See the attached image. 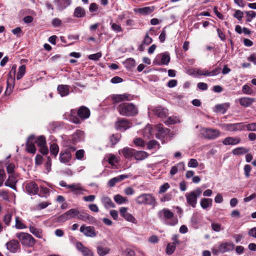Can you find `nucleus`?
Listing matches in <instances>:
<instances>
[{
    "instance_id": "e433bc0d",
    "label": "nucleus",
    "mask_w": 256,
    "mask_h": 256,
    "mask_svg": "<svg viewBox=\"0 0 256 256\" xmlns=\"http://www.w3.org/2000/svg\"><path fill=\"white\" fill-rule=\"evenodd\" d=\"M74 15L76 18L84 17L86 15L85 10L82 8L78 6L74 10Z\"/></svg>"
},
{
    "instance_id": "680f3d73",
    "label": "nucleus",
    "mask_w": 256,
    "mask_h": 256,
    "mask_svg": "<svg viewBox=\"0 0 256 256\" xmlns=\"http://www.w3.org/2000/svg\"><path fill=\"white\" fill-rule=\"evenodd\" d=\"M242 91L244 94H252V90L247 84H245L242 86Z\"/></svg>"
},
{
    "instance_id": "2eb2a0df",
    "label": "nucleus",
    "mask_w": 256,
    "mask_h": 256,
    "mask_svg": "<svg viewBox=\"0 0 256 256\" xmlns=\"http://www.w3.org/2000/svg\"><path fill=\"white\" fill-rule=\"evenodd\" d=\"M234 244L232 242H226L220 243L218 246L220 252L224 253L234 249Z\"/></svg>"
},
{
    "instance_id": "473e14b6",
    "label": "nucleus",
    "mask_w": 256,
    "mask_h": 256,
    "mask_svg": "<svg viewBox=\"0 0 256 256\" xmlns=\"http://www.w3.org/2000/svg\"><path fill=\"white\" fill-rule=\"evenodd\" d=\"M250 150L244 147H238L234 149L232 151V153L234 155H243L247 154L249 152Z\"/></svg>"
},
{
    "instance_id": "a19ab883",
    "label": "nucleus",
    "mask_w": 256,
    "mask_h": 256,
    "mask_svg": "<svg viewBox=\"0 0 256 256\" xmlns=\"http://www.w3.org/2000/svg\"><path fill=\"white\" fill-rule=\"evenodd\" d=\"M50 150L51 154L56 158L59 152V147L56 144L53 143L50 144Z\"/></svg>"
},
{
    "instance_id": "423d86ee",
    "label": "nucleus",
    "mask_w": 256,
    "mask_h": 256,
    "mask_svg": "<svg viewBox=\"0 0 256 256\" xmlns=\"http://www.w3.org/2000/svg\"><path fill=\"white\" fill-rule=\"evenodd\" d=\"M159 216L162 214L166 220V224L167 225L174 226L178 223V219L176 216H174V213L167 208H164L158 213Z\"/></svg>"
},
{
    "instance_id": "6ab92c4d",
    "label": "nucleus",
    "mask_w": 256,
    "mask_h": 256,
    "mask_svg": "<svg viewBox=\"0 0 256 256\" xmlns=\"http://www.w3.org/2000/svg\"><path fill=\"white\" fill-rule=\"evenodd\" d=\"M240 142L241 140L238 137L228 136L222 141V143L225 146L236 145L240 144Z\"/></svg>"
},
{
    "instance_id": "20e7f679",
    "label": "nucleus",
    "mask_w": 256,
    "mask_h": 256,
    "mask_svg": "<svg viewBox=\"0 0 256 256\" xmlns=\"http://www.w3.org/2000/svg\"><path fill=\"white\" fill-rule=\"evenodd\" d=\"M202 192L201 189L198 188L190 192L186 193L185 196L187 203L194 208L197 204V199L201 195Z\"/></svg>"
},
{
    "instance_id": "4468645a",
    "label": "nucleus",
    "mask_w": 256,
    "mask_h": 256,
    "mask_svg": "<svg viewBox=\"0 0 256 256\" xmlns=\"http://www.w3.org/2000/svg\"><path fill=\"white\" fill-rule=\"evenodd\" d=\"M34 136H30L26 142V151L30 154H34L36 152V148L34 146Z\"/></svg>"
},
{
    "instance_id": "338daca9",
    "label": "nucleus",
    "mask_w": 256,
    "mask_h": 256,
    "mask_svg": "<svg viewBox=\"0 0 256 256\" xmlns=\"http://www.w3.org/2000/svg\"><path fill=\"white\" fill-rule=\"evenodd\" d=\"M246 16L248 17L247 20L248 22H250L252 19L255 18L256 16V12L254 11H248L246 12Z\"/></svg>"
},
{
    "instance_id": "de8ad7c7",
    "label": "nucleus",
    "mask_w": 256,
    "mask_h": 256,
    "mask_svg": "<svg viewBox=\"0 0 256 256\" xmlns=\"http://www.w3.org/2000/svg\"><path fill=\"white\" fill-rule=\"evenodd\" d=\"M196 74L199 76H210V71L207 70L203 69H197L196 71Z\"/></svg>"
},
{
    "instance_id": "0eeeda50",
    "label": "nucleus",
    "mask_w": 256,
    "mask_h": 256,
    "mask_svg": "<svg viewBox=\"0 0 256 256\" xmlns=\"http://www.w3.org/2000/svg\"><path fill=\"white\" fill-rule=\"evenodd\" d=\"M202 134L206 139L214 140L220 136L221 132L217 129L204 128L202 130Z\"/></svg>"
},
{
    "instance_id": "37998d69",
    "label": "nucleus",
    "mask_w": 256,
    "mask_h": 256,
    "mask_svg": "<svg viewBox=\"0 0 256 256\" xmlns=\"http://www.w3.org/2000/svg\"><path fill=\"white\" fill-rule=\"evenodd\" d=\"M26 67L25 65H22L18 68V70L16 74V79L19 80L21 79L26 73Z\"/></svg>"
},
{
    "instance_id": "a18cd8bd",
    "label": "nucleus",
    "mask_w": 256,
    "mask_h": 256,
    "mask_svg": "<svg viewBox=\"0 0 256 256\" xmlns=\"http://www.w3.org/2000/svg\"><path fill=\"white\" fill-rule=\"evenodd\" d=\"M34 142L39 147L46 144V138L43 136H38L36 140L34 139Z\"/></svg>"
},
{
    "instance_id": "393cba45",
    "label": "nucleus",
    "mask_w": 256,
    "mask_h": 256,
    "mask_svg": "<svg viewBox=\"0 0 256 256\" xmlns=\"http://www.w3.org/2000/svg\"><path fill=\"white\" fill-rule=\"evenodd\" d=\"M230 106V104L228 102L218 104L214 106V111L216 112H220L224 114L229 108Z\"/></svg>"
},
{
    "instance_id": "f704fd0d",
    "label": "nucleus",
    "mask_w": 256,
    "mask_h": 256,
    "mask_svg": "<svg viewBox=\"0 0 256 256\" xmlns=\"http://www.w3.org/2000/svg\"><path fill=\"white\" fill-rule=\"evenodd\" d=\"M30 232L38 238H42V230L40 228H35L30 226L29 227Z\"/></svg>"
},
{
    "instance_id": "f03ea898",
    "label": "nucleus",
    "mask_w": 256,
    "mask_h": 256,
    "mask_svg": "<svg viewBox=\"0 0 256 256\" xmlns=\"http://www.w3.org/2000/svg\"><path fill=\"white\" fill-rule=\"evenodd\" d=\"M135 201L140 205H149L154 207L156 204L155 198L150 194H142L136 198Z\"/></svg>"
},
{
    "instance_id": "bf43d9fd",
    "label": "nucleus",
    "mask_w": 256,
    "mask_h": 256,
    "mask_svg": "<svg viewBox=\"0 0 256 256\" xmlns=\"http://www.w3.org/2000/svg\"><path fill=\"white\" fill-rule=\"evenodd\" d=\"M76 112V111L75 110H72L70 112V118H69L70 120L72 122L74 123L75 124H78L80 123V120L76 116L72 117V114H75Z\"/></svg>"
},
{
    "instance_id": "9b49d317",
    "label": "nucleus",
    "mask_w": 256,
    "mask_h": 256,
    "mask_svg": "<svg viewBox=\"0 0 256 256\" xmlns=\"http://www.w3.org/2000/svg\"><path fill=\"white\" fill-rule=\"evenodd\" d=\"M80 230L84 236L92 238L96 236L97 235L95 228L94 226H86L85 225L83 224L80 226Z\"/></svg>"
},
{
    "instance_id": "c756f323",
    "label": "nucleus",
    "mask_w": 256,
    "mask_h": 256,
    "mask_svg": "<svg viewBox=\"0 0 256 256\" xmlns=\"http://www.w3.org/2000/svg\"><path fill=\"white\" fill-rule=\"evenodd\" d=\"M134 150L133 148L126 147L122 150V153L125 158L130 159L134 156Z\"/></svg>"
},
{
    "instance_id": "c85d7f7f",
    "label": "nucleus",
    "mask_w": 256,
    "mask_h": 256,
    "mask_svg": "<svg viewBox=\"0 0 256 256\" xmlns=\"http://www.w3.org/2000/svg\"><path fill=\"white\" fill-rule=\"evenodd\" d=\"M101 202L106 208H114L115 207L114 204L112 200L108 196H104L101 198Z\"/></svg>"
},
{
    "instance_id": "864d4df0",
    "label": "nucleus",
    "mask_w": 256,
    "mask_h": 256,
    "mask_svg": "<svg viewBox=\"0 0 256 256\" xmlns=\"http://www.w3.org/2000/svg\"><path fill=\"white\" fill-rule=\"evenodd\" d=\"M110 25L111 26L112 29L116 32H120L122 31V28L120 24H118L116 23H114L112 22V21L110 22Z\"/></svg>"
},
{
    "instance_id": "58836bf2",
    "label": "nucleus",
    "mask_w": 256,
    "mask_h": 256,
    "mask_svg": "<svg viewBox=\"0 0 256 256\" xmlns=\"http://www.w3.org/2000/svg\"><path fill=\"white\" fill-rule=\"evenodd\" d=\"M110 249L108 247H104L102 246H98L97 247L98 254L100 256H104L108 254Z\"/></svg>"
},
{
    "instance_id": "f257e3e1",
    "label": "nucleus",
    "mask_w": 256,
    "mask_h": 256,
    "mask_svg": "<svg viewBox=\"0 0 256 256\" xmlns=\"http://www.w3.org/2000/svg\"><path fill=\"white\" fill-rule=\"evenodd\" d=\"M118 110L122 116H134L138 114V106L132 102H122L118 106Z\"/></svg>"
},
{
    "instance_id": "774afa93",
    "label": "nucleus",
    "mask_w": 256,
    "mask_h": 256,
    "mask_svg": "<svg viewBox=\"0 0 256 256\" xmlns=\"http://www.w3.org/2000/svg\"><path fill=\"white\" fill-rule=\"evenodd\" d=\"M200 216L198 214H194L192 218L191 221L193 224H196L199 222Z\"/></svg>"
},
{
    "instance_id": "5fc2aeb1",
    "label": "nucleus",
    "mask_w": 256,
    "mask_h": 256,
    "mask_svg": "<svg viewBox=\"0 0 256 256\" xmlns=\"http://www.w3.org/2000/svg\"><path fill=\"white\" fill-rule=\"evenodd\" d=\"M6 171L8 174H14L15 166L14 164L10 163L6 165Z\"/></svg>"
},
{
    "instance_id": "7c9ffc66",
    "label": "nucleus",
    "mask_w": 256,
    "mask_h": 256,
    "mask_svg": "<svg viewBox=\"0 0 256 256\" xmlns=\"http://www.w3.org/2000/svg\"><path fill=\"white\" fill-rule=\"evenodd\" d=\"M58 91L62 96H65L69 94V86L63 84L59 85L58 87Z\"/></svg>"
},
{
    "instance_id": "c03bdc74",
    "label": "nucleus",
    "mask_w": 256,
    "mask_h": 256,
    "mask_svg": "<svg viewBox=\"0 0 256 256\" xmlns=\"http://www.w3.org/2000/svg\"><path fill=\"white\" fill-rule=\"evenodd\" d=\"M176 248V242H172L168 244L166 252L167 254L170 255L172 254Z\"/></svg>"
},
{
    "instance_id": "4d7b16f0",
    "label": "nucleus",
    "mask_w": 256,
    "mask_h": 256,
    "mask_svg": "<svg viewBox=\"0 0 256 256\" xmlns=\"http://www.w3.org/2000/svg\"><path fill=\"white\" fill-rule=\"evenodd\" d=\"M211 226L212 230L216 232H219L223 230L222 225L218 223L213 222Z\"/></svg>"
},
{
    "instance_id": "ea45409f",
    "label": "nucleus",
    "mask_w": 256,
    "mask_h": 256,
    "mask_svg": "<svg viewBox=\"0 0 256 256\" xmlns=\"http://www.w3.org/2000/svg\"><path fill=\"white\" fill-rule=\"evenodd\" d=\"M69 220L73 218H78L79 210L76 208H72L66 212Z\"/></svg>"
},
{
    "instance_id": "13d9d810",
    "label": "nucleus",
    "mask_w": 256,
    "mask_h": 256,
    "mask_svg": "<svg viewBox=\"0 0 256 256\" xmlns=\"http://www.w3.org/2000/svg\"><path fill=\"white\" fill-rule=\"evenodd\" d=\"M68 215L66 214V212L62 214L57 218V222H64L68 220Z\"/></svg>"
},
{
    "instance_id": "1a4fd4ad",
    "label": "nucleus",
    "mask_w": 256,
    "mask_h": 256,
    "mask_svg": "<svg viewBox=\"0 0 256 256\" xmlns=\"http://www.w3.org/2000/svg\"><path fill=\"white\" fill-rule=\"evenodd\" d=\"M114 104L118 103L124 101H130L133 100L134 96L128 94H112L110 96Z\"/></svg>"
},
{
    "instance_id": "9d476101",
    "label": "nucleus",
    "mask_w": 256,
    "mask_h": 256,
    "mask_svg": "<svg viewBox=\"0 0 256 256\" xmlns=\"http://www.w3.org/2000/svg\"><path fill=\"white\" fill-rule=\"evenodd\" d=\"M79 212L78 216V219L90 224L96 223V220L92 216L84 211L79 210Z\"/></svg>"
},
{
    "instance_id": "5701e85b",
    "label": "nucleus",
    "mask_w": 256,
    "mask_h": 256,
    "mask_svg": "<svg viewBox=\"0 0 256 256\" xmlns=\"http://www.w3.org/2000/svg\"><path fill=\"white\" fill-rule=\"evenodd\" d=\"M238 101L242 106L247 108L250 106L255 102V99L249 97H242L238 98Z\"/></svg>"
},
{
    "instance_id": "f3484780",
    "label": "nucleus",
    "mask_w": 256,
    "mask_h": 256,
    "mask_svg": "<svg viewBox=\"0 0 256 256\" xmlns=\"http://www.w3.org/2000/svg\"><path fill=\"white\" fill-rule=\"evenodd\" d=\"M156 58H160V62H156L158 65H168L170 61V56L168 52L158 55Z\"/></svg>"
},
{
    "instance_id": "aec40b11",
    "label": "nucleus",
    "mask_w": 256,
    "mask_h": 256,
    "mask_svg": "<svg viewBox=\"0 0 256 256\" xmlns=\"http://www.w3.org/2000/svg\"><path fill=\"white\" fill-rule=\"evenodd\" d=\"M152 111L154 114L159 118H165L168 114V110L162 106H158L154 108Z\"/></svg>"
},
{
    "instance_id": "603ef678",
    "label": "nucleus",
    "mask_w": 256,
    "mask_h": 256,
    "mask_svg": "<svg viewBox=\"0 0 256 256\" xmlns=\"http://www.w3.org/2000/svg\"><path fill=\"white\" fill-rule=\"evenodd\" d=\"M134 143L138 146L144 147L145 146V142L140 138H135L134 140Z\"/></svg>"
},
{
    "instance_id": "49530a36",
    "label": "nucleus",
    "mask_w": 256,
    "mask_h": 256,
    "mask_svg": "<svg viewBox=\"0 0 256 256\" xmlns=\"http://www.w3.org/2000/svg\"><path fill=\"white\" fill-rule=\"evenodd\" d=\"M120 135L119 134H112L110 137V140L112 146H114L120 140Z\"/></svg>"
},
{
    "instance_id": "3c124183",
    "label": "nucleus",
    "mask_w": 256,
    "mask_h": 256,
    "mask_svg": "<svg viewBox=\"0 0 256 256\" xmlns=\"http://www.w3.org/2000/svg\"><path fill=\"white\" fill-rule=\"evenodd\" d=\"M158 146V148H160V144L156 140H151L149 141L147 144V148L148 150L154 148L156 146Z\"/></svg>"
},
{
    "instance_id": "bb28decb",
    "label": "nucleus",
    "mask_w": 256,
    "mask_h": 256,
    "mask_svg": "<svg viewBox=\"0 0 256 256\" xmlns=\"http://www.w3.org/2000/svg\"><path fill=\"white\" fill-rule=\"evenodd\" d=\"M58 10H62L71 4V0H54Z\"/></svg>"
},
{
    "instance_id": "b1692460",
    "label": "nucleus",
    "mask_w": 256,
    "mask_h": 256,
    "mask_svg": "<svg viewBox=\"0 0 256 256\" xmlns=\"http://www.w3.org/2000/svg\"><path fill=\"white\" fill-rule=\"evenodd\" d=\"M17 182L16 178L14 174H9L8 180L6 181L4 184L6 186L11 188L12 189L16 190V183Z\"/></svg>"
},
{
    "instance_id": "7ed1b4c3",
    "label": "nucleus",
    "mask_w": 256,
    "mask_h": 256,
    "mask_svg": "<svg viewBox=\"0 0 256 256\" xmlns=\"http://www.w3.org/2000/svg\"><path fill=\"white\" fill-rule=\"evenodd\" d=\"M16 236L23 246L32 247L36 243L35 239L28 233L18 232L16 234Z\"/></svg>"
},
{
    "instance_id": "a878e982",
    "label": "nucleus",
    "mask_w": 256,
    "mask_h": 256,
    "mask_svg": "<svg viewBox=\"0 0 256 256\" xmlns=\"http://www.w3.org/2000/svg\"><path fill=\"white\" fill-rule=\"evenodd\" d=\"M129 176H130L127 174H122L116 177L112 178L108 181V185L110 187H113L114 186L116 183L122 181L126 178H129Z\"/></svg>"
},
{
    "instance_id": "dca6fc26",
    "label": "nucleus",
    "mask_w": 256,
    "mask_h": 256,
    "mask_svg": "<svg viewBox=\"0 0 256 256\" xmlns=\"http://www.w3.org/2000/svg\"><path fill=\"white\" fill-rule=\"evenodd\" d=\"M7 249L10 252H16L20 248L19 242L16 240H12L6 244Z\"/></svg>"
},
{
    "instance_id": "c9c22d12",
    "label": "nucleus",
    "mask_w": 256,
    "mask_h": 256,
    "mask_svg": "<svg viewBox=\"0 0 256 256\" xmlns=\"http://www.w3.org/2000/svg\"><path fill=\"white\" fill-rule=\"evenodd\" d=\"M184 162H180L176 166H173L170 170V174L172 176H174L178 172V170L184 169Z\"/></svg>"
},
{
    "instance_id": "6e6d98bb",
    "label": "nucleus",
    "mask_w": 256,
    "mask_h": 256,
    "mask_svg": "<svg viewBox=\"0 0 256 256\" xmlns=\"http://www.w3.org/2000/svg\"><path fill=\"white\" fill-rule=\"evenodd\" d=\"M124 218L128 222H132L133 224H136L137 220H136L134 218V216L130 213H128L126 216Z\"/></svg>"
},
{
    "instance_id": "412c9836",
    "label": "nucleus",
    "mask_w": 256,
    "mask_h": 256,
    "mask_svg": "<svg viewBox=\"0 0 256 256\" xmlns=\"http://www.w3.org/2000/svg\"><path fill=\"white\" fill-rule=\"evenodd\" d=\"M26 190L28 194L34 195L38 193V187L35 182H31L26 184Z\"/></svg>"
},
{
    "instance_id": "a211bd4d",
    "label": "nucleus",
    "mask_w": 256,
    "mask_h": 256,
    "mask_svg": "<svg viewBox=\"0 0 256 256\" xmlns=\"http://www.w3.org/2000/svg\"><path fill=\"white\" fill-rule=\"evenodd\" d=\"M157 134H156V137L158 138H164L168 135L170 132V130L167 128H164L163 126L161 124H159L156 126Z\"/></svg>"
},
{
    "instance_id": "cd10ccee",
    "label": "nucleus",
    "mask_w": 256,
    "mask_h": 256,
    "mask_svg": "<svg viewBox=\"0 0 256 256\" xmlns=\"http://www.w3.org/2000/svg\"><path fill=\"white\" fill-rule=\"evenodd\" d=\"M78 115L82 118H88L90 116V111L86 107L82 106L78 110Z\"/></svg>"
},
{
    "instance_id": "09e8293b",
    "label": "nucleus",
    "mask_w": 256,
    "mask_h": 256,
    "mask_svg": "<svg viewBox=\"0 0 256 256\" xmlns=\"http://www.w3.org/2000/svg\"><path fill=\"white\" fill-rule=\"evenodd\" d=\"M138 11L142 14H150L154 11V8L150 7H144L139 8Z\"/></svg>"
},
{
    "instance_id": "39448f33",
    "label": "nucleus",
    "mask_w": 256,
    "mask_h": 256,
    "mask_svg": "<svg viewBox=\"0 0 256 256\" xmlns=\"http://www.w3.org/2000/svg\"><path fill=\"white\" fill-rule=\"evenodd\" d=\"M222 130L230 132H236L245 130V124L244 122H238L234 124H218Z\"/></svg>"
},
{
    "instance_id": "e2e57ef3",
    "label": "nucleus",
    "mask_w": 256,
    "mask_h": 256,
    "mask_svg": "<svg viewBox=\"0 0 256 256\" xmlns=\"http://www.w3.org/2000/svg\"><path fill=\"white\" fill-rule=\"evenodd\" d=\"M248 131H256V122L245 124V129Z\"/></svg>"
},
{
    "instance_id": "2f4dec72",
    "label": "nucleus",
    "mask_w": 256,
    "mask_h": 256,
    "mask_svg": "<svg viewBox=\"0 0 256 256\" xmlns=\"http://www.w3.org/2000/svg\"><path fill=\"white\" fill-rule=\"evenodd\" d=\"M148 156V154L146 152L134 150V158L136 160H142L146 158Z\"/></svg>"
},
{
    "instance_id": "4be33fe9",
    "label": "nucleus",
    "mask_w": 256,
    "mask_h": 256,
    "mask_svg": "<svg viewBox=\"0 0 256 256\" xmlns=\"http://www.w3.org/2000/svg\"><path fill=\"white\" fill-rule=\"evenodd\" d=\"M76 248L78 250L82 252L84 256H93L92 252L88 248L84 246L82 242H78L76 244Z\"/></svg>"
},
{
    "instance_id": "052dcab7",
    "label": "nucleus",
    "mask_w": 256,
    "mask_h": 256,
    "mask_svg": "<svg viewBox=\"0 0 256 256\" xmlns=\"http://www.w3.org/2000/svg\"><path fill=\"white\" fill-rule=\"evenodd\" d=\"M198 162L196 159L191 158L190 160L188 166L189 168H196L198 166Z\"/></svg>"
},
{
    "instance_id": "f8f14e48",
    "label": "nucleus",
    "mask_w": 256,
    "mask_h": 256,
    "mask_svg": "<svg viewBox=\"0 0 256 256\" xmlns=\"http://www.w3.org/2000/svg\"><path fill=\"white\" fill-rule=\"evenodd\" d=\"M115 126L117 130L124 131L130 128L132 124L128 120L122 118L118 120L116 122Z\"/></svg>"
},
{
    "instance_id": "6e6552de",
    "label": "nucleus",
    "mask_w": 256,
    "mask_h": 256,
    "mask_svg": "<svg viewBox=\"0 0 256 256\" xmlns=\"http://www.w3.org/2000/svg\"><path fill=\"white\" fill-rule=\"evenodd\" d=\"M76 148L72 146L68 148L61 150L59 156L60 161L64 164L68 162L72 158L71 151L74 152Z\"/></svg>"
},
{
    "instance_id": "4c0bfd02",
    "label": "nucleus",
    "mask_w": 256,
    "mask_h": 256,
    "mask_svg": "<svg viewBox=\"0 0 256 256\" xmlns=\"http://www.w3.org/2000/svg\"><path fill=\"white\" fill-rule=\"evenodd\" d=\"M114 202L118 204H122L128 202V198L120 194L115 195L114 197Z\"/></svg>"
},
{
    "instance_id": "69168bd1",
    "label": "nucleus",
    "mask_w": 256,
    "mask_h": 256,
    "mask_svg": "<svg viewBox=\"0 0 256 256\" xmlns=\"http://www.w3.org/2000/svg\"><path fill=\"white\" fill-rule=\"evenodd\" d=\"M234 16L238 20H241L244 16V13L240 10H236L234 14Z\"/></svg>"
},
{
    "instance_id": "8fccbe9b",
    "label": "nucleus",
    "mask_w": 256,
    "mask_h": 256,
    "mask_svg": "<svg viewBox=\"0 0 256 256\" xmlns=\"http://www.w3.org/2000/svg\"><path fill=\"white\" fill-rule=\"evenodd\" d=\"M15 226L17 229H24L26 228L18 216L16 217Z\"/></svg>"
},
{
    "instance_id": "0e129e2a",
    "label": "nucleus",
    "mask_w": 256,
    "mask_h": 256,
    "mask_svg": "<svg viewBox=\"0 0 256 256\" xmlns=\"http://www.w3.org/2000/svg\"><path fill=\"white\" fill-rule=\"evenodd\" d=\"M252 168L249 164H246L244 166V172L245 176L246 178H248L250 176V172L251 171Z\"/></svg>"
},
{
    "instance_id": "72a5a7b5",
    "label": "nucleus",
    "mask_w": 256,
    "mask_h": 256,
    "mask_svg": "<svg viewBox=\"0 0 256 256\" xmlns=\"http://www.w3.org/2000/svg\"><path fill=\"white\" fill-rule=\"evenodd\" d=\"M212 198H203L200 202V204L202 208L204 209H206L208 207L212 206Z\"/></svg>"
},
{
    "instance_id": "79ce46f5",
    "label": "nucleus",
    "mask_w": 256,
    "mask_h": 256,
    "mask_svg": "<svg viewBox=\"0 0 256 256\" xmlns=\"http://www.w3.org/2000/svg\"><path fill=\"white\" fill-rule=\"evenodd\" d=\"M180 122V120L178 118L174 116H170L164 123L167 125L174 124L176 123Z\"/></svg>"
},
{
    "instance_id": "ddd939ff",
    "label": "nucleus",
    "mask_w": 256,
    "mask_h": 256,
    "mask_svg": "<svg viewBox=\"0 0 256 256\" xmlns=\"http://www.w3.org/2000/svg\"><path fill=\"white\" fill-rule=\"evenodd\" d=\"M69 190L74 194L76 196L83 194L84 192L86 191L80 183L70 184V186H69Z\"/></svg>"
}]
</instances>
